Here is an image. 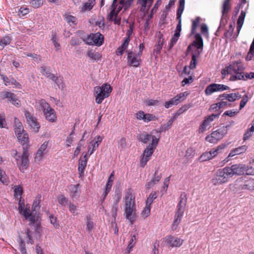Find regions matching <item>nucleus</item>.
Here are the masks:
<instances>
[{
    "instance_id": "c756f323",
    "label": "nucleus",
    "mask_w": 254,
    "mask_h": 254,
    "mask_svg": "<svg viewBox=\"0 0 254 254\" xmlns=\"http://www.w3.org/2000/svg\"><path fill=\"white\" fill-rule=\"evenodd\" d=\"M88 57L92 61H98L101 58V54L94 49H89L87 53Z\"/></svg>"
},
{
    "instance_id": "69168bd1",
    "label": "nucleus",
    "mask_w": 254,
    "mask_h": 254,
    "mask_svg": "<svg viewBox=\"0 0 254 254\" xmlns=\"http://www.w3.org/2000/svg\"><path fill=\"white\" fill-rule=\"evenodd\" d=\"M94 224L89 217H87L86 229L89 232L92 231L93 229Z\"/></svg>"
},
{
    "instance_id": "20e7f679",
    "label": "nucleus",
    "mask_w": 254,
    "mask_h": 254,
    "mask_svg": "<svg viewBox=\"0 0 254 254\" xmlns=\"http://www.w3.org/2000/svg\"><path fill=\"white\" fill-rule=\"evenodd\" d=\"M12 156L16 161V165L19 170L22 172H25L28 169L29 164L27 148L23 147L22 154H19L16 150H13Z\"/></svg>"
},
{
    "instance_id": "39448f33",
    "label": "nucleus",
    "mask_w": 254,
    "mask_h": 254,
    "mask_svg": "<svg viewBox=\"0 0 254 254\" xmlns=\"http://www.w3.org/2000/svg\"><path fill=\"white\" fill-rule=\"evenodd\" d=\"M112 91V88L109 83H104L101 86L94 88V96L96 103L100 104L104 99L108 98Z\"/></svg>"
},
{
    "instance_id": "2eb2a0df",
    "label": "nucleus",
    "mask_w": 254,
    "mask_h": 254,
    "mask_svg": "<svg viewBox=\"0 0 254 254\" xmlns=\"http://www.w3.org/2000/svg\"><path fill=\"white\" fill-rule=\"evenodd\" d=\"M0 97L1 99H7L8 101L13 105L19 107L21 106L20 101L13 93L7 91H2L0 93Z\"/></svg>"
},
{
    "instance_id": "6e6d98bb",
    "label": "nucleus",
    "mask_w": 254,
    "mask_h": 254,
    "mask_svg": "<svg viewBox=\"0 0 254 254\" xmlns=\"http://www.w3.org/2000/svg\"><path fill=\"white\" fill-rule=\"evenodd\" d=\"M222 148L220 146H218L216 148H214L210 150L209 151L211 156H212V159L216 156L221 151Z\"/></svg>"
},
{
    "instance_id": "a211bd4d",
    "label": "nucleus",
    "mask_w": 254,
    "mask_h": 254,
    "mask_svg": "<svg viewBox=\"0 0 254 254\" xmlns=\"http://www.w3.org/2000/svg\"><path fill=\"white\" fill-rule=\"evenodd\" d=\"M68 193L70 197L72 199H77L81 194L79 184H72L68 187Z\"/></svg>"
},
{
    "instance_id": "c9c22d12",
    "label": "nucleus",
    "mask_w": 254,
    "mask_h": 254,
    "mask_svg": "<svg viewBox=\"0 0 254 254\" xmlns=\"http://www.w3.org/2000/svg\"><path fill=\"white\" fill-rule=\"evenodd\" d=\"M241 97L239 93H223V100H226L230 102H233L236 99H240Z\"/></svg>"
},
{
    "instance_id": "774afa93",
    "label": "nucleus",
    "mask_w": 254,
    "mask_h": 254,
    "mask_svg": "<svg viewBox=\"0 0 254 254\" xmlns=\"http://www.w3.org/2000/svg\"><path fill=\"white\" fill-rule=\"evenodd\" d=\"M245 174L247 175H254V168H253V167H249L245 165Z\"/></svg>"
},
{
    "instance_id": "9d476101",
    "label": "nucleus",
    "mask_w": 254,
    "mask_h": 254,
    "mask_svg": "<svg viewBox=\"0 0 254 254\" xmlns=\"http://www.w3.org/2000/svg\"><path fill=\"white\" fill-rule=\"evenodd\" d=\"M221 112V111H220L218 114H212L210 116L206 117L199 127V133H202L206 130L209 129L211 127V123L214 119L219 116Z\"/></svg>"
},
{
    "instance_id": "49530a36",
    "label": "nucleus",
    "mask_w": 254,
    "mask_h": 254,
    "mask_svg": "<svg viewBox=\"0 0 254 254\" xmlns=\"http://www.w3.org/2000/svg\"><path fill=\"white\" fill-rule=\"evenodd\" d=\"M212 159V156L209 152H205L199 157V160L201 162H204Z\"/></svg>"
},
{
    "instance_id": "13d9d810",
    "label": "nucleus",
    "mask_w": 254,
    "mask_h": 254,
    "mask_svg": "<svg viewBox=\"0 0 254 254\" xmlns=\"http://www.w3.org/2000/svg\"><path fill=\"white\" fill-rule=\"evenodd\" d=\"M69 211L72 214H76L77 211V206L71 202L70 201L67 204Z\"/></svg>"
},
{
    "instance_id": "1a4fd4ad",
    "label": "nucleus",
    "mask_w": 254,
    "mask_h": 254,
    "mask_svg": "<svg viewBox=\"0 0 254 254\" xmlns=\"http://www.w3.org/2000/svg\"><path fill=\"white\" fill-rule=\"evenodd\" d=\"M157 145V140L156 138H153L152 144H149L144 149L143 153L140 158V166L144 167L147 162L150 159Z\"/></svg>"
},
{
    "instance_id": "5fc2aeb1",
    "label": "nucleus",
    "mask_w": 254,
    "mask_h": 254,
    "mask_svg": "<svg viewBox=\"0 0 254 254\" xmlns=\"http://www.w3.org/2000/svg\"><path fill=\"white\" fill-rule=\"evenodd\" d=\"M231 8L230 0H225L223 3V14L228 12Z\"/></svg>"
},
{
    "instance_id": "cd10ccee",
    "label": "nucleus",
    "mask_w": 254,
    "mask_h": 254,
    "mask_svg": "<svg viewBox=\"0 0 254 254\" xmlns=\"http://www.w3.org/2000/svg\"><path fill=\"white\" fill-rule=\"evenodd\" d=\"M51 106L49 104L43 99H37L35 102V107L38 110H41L43 112L46 110V109H48Z\"/></svg>"
},
{
    "instance_id": "f03ea898",
    "label": "nucleus",
    "mask_w": 254,
    "mask_h": 254,
    "mask_svg": "<svg viewBox=\"0 0 254 254\" xmlns=\"http://www.w3.org/2000/svg\"><path fill=\"white\" fill-rule=\"evenodd\" d=\"M127 0H114L111 9L107 14V19L113 21L114 24L119 25L121 23V17L119 12L123 8L125 9L126 2Z\"/></svg>"
},
{
    "instance_id": "393cba45",
    "label": "nucleus",
    "mask_w": 254,
    "mask_h": 254,
    "mask_svg": "<svg viewBox=\"0 0 254 254\" xmlns=\"http://www.w3.org/2000/svg\"><path fill=\"white\" fill-rule=\"evenodd\" d=\"M96 4L95 0H88L82 3L80 7V11L82 12H85L90 11Z\"/></svg>"
},
{
    "instance_id": "3c124183",
    "label": "nucleus",
    "mask_w": 254,
    "mask_h": 254,
    "mask_svg": "<svg viewBox=\"0 0 254 254\" xmlns=\"http://www.w3.org/2000/svg\"><path fill=\"white\" fill-rule=\"evenodd\" d=\"M0 79L3 81V83L6 86L10 85L11 84H14L15 82H16V81L13 79H11V80H10L8 79V77H7L6 76L3 75V76H0Z\"/></svg>"
},
{
    "instance_id": "f8f14e48",
    "label": "nucleus",
    "mask_w": 254,
    "mask_h": 254,
    "mask_svg": "<svg viewBox=\"0 0 254 254\" xmlns=\"http://www.w3.org/2000/svg\"><path fill=\"white\" fill-rule=\"evenodd\" d=\"M164 241L166 246L171 248L180 247L184 243V240L181 238L172 235L165 237Z\"/></svg>"
},
{
    "instance_id": "37998d69",
    "label": "nucleus",
    "mask_w": 254,
    "mask_h": 254,
    "mask_svg": "<svg viewBox=\"0 0 254 254\" xmlns=\"http://www.w3.org/2000/svg\"><path fill=\"white\" fill-rule=\"evenodd\" d=\"M64 19L68 23H72L73 24H76L77 19L75 17L68 14L65 13L64 15Z\"/></svg>"
},
{
    "instance_id": "052dcab7",
    "label": "nucleus",
    "mask_w": 254,
    "mask_h": 254,
    "mask_svg": "<svg viewBox=\"0 0 254 254\" xmlns=\"http://www.w3.org/2000/svg\"><path fill=\"white\" fill-rule=\"evenodd\" d=\"M10 42V38L9 37H5L0 41V46L5 47Z\"/></svg>"
},
{
    "instance_id": "e433bc0d",
    "label": "nucleus",
    "mask_w": 254,
    "mask_h": 254,
    "mask_svg": "<svg viewBox=\"0 0 254 254\" xmlns=\"http://www.w3.org/2000/svg\"><path fill=\"white\" fill-rule=\"evenodd\" d=\"M194 40L191 45L195 48H202L203 40L201 36L199 34H196L194 36Z\"/></svg>"
},
{
    "instance_id": "6ab92c4d",
    "label": "nucleus",
    "mask_w": 254,
    "mask_h": 254,
    "mask_svg": "<svg viewBox=\"0 0 254 254\" xmlns=\"http://www.w3.org/2000/svg\"><path fill=\"white\" fill-rule=\"evenodd\" d=\"M43 114L46 120L50 123H55L57 121V116L55 110L51 107L48 109H46L43 112Z\"/></svg>"
},
{
    "instance_id": "72a5a7b5",
    "label": "nucleus",
    "mask_w": 254,
    "mask_h": 254,
    "mask_svg": "<svg viewBox=\"0 0 254 254\" xmlns=\"http://www.w3.org/2000/svg\"><path fill=\"white\" fill-rule=\"evenodd\" d=\"M234 79H238V80H244L246 81L248 79H252L254 78V72H245L243 71L242 73V74L239 75L238 77L236 76L233 77Z\"/></svg>"
},
{
    "instance_id": "864d4df0",
    "label": "nucleus",
    "mask_w": 254,
    "mask_h": 254,
    "mask_svg": "<svg viewBox=\"0 0 254 254\" xmlns=\"http://www.w3.org/2000/svg\"><path fill=\"white\" fill-rule=\"evenodd\" d=\"M157 197V195L156 192H151L150 194L148 197L147 198L146 201V204L148 205H151V204L152 203L154 199H155Z\"/></svg>"
},
{
    "instance_id": "aec40b11",
    "label": "nucleus",
    "mask_w": 254,
    "mask_h": 254,
    "mask_svg": "<svg viewBox=\"0 0 254 254\" xmlns=\"http://www.w3.org/2000/svg\"><path fill=\"white\" fill-rule=\"evenodd\" d=\"M18 211L26 219L30 216L31 214L30 210V205L28 204H25L21 200L18 203Z\"/></svg>"
},
{
    "instance_id": "79ce46f5",
    "label": "nucleus",
    "mask_w": 254,
    "mask_h": 254,
    "mask_svg": "<svg viewBox=\"0 0 254 254\" xmlns=\"http://www.w3.org/2000/svg\"><path fill=\"white\" fill-rule=\"evenodd\" d=\"M0 181L3 184L7 185L9 180L5 172L0 168Z\"/></svg>"
},
{
    "instance_id": "dca6fc26",
    "label": "nucleus",
    "mask_w": 254,
    "mask_h": 254,
    "mask_svg": "<svg viewBox=\"0 0 254 254\" xmlns=\"http://www.w3.org/2000/svg\"><path fill=\"white\" fill-rule=\"evenodd\" d=\"M135 117L137 120L142 121L144 123H148L152 121H156L158 120L157 117L155 115L149 113H145L142 111H139L135 114Z\"/></svg>"
},
{
    "instance_id": "f257e3e1",
    "label": "nucleus",
    "mask_w": 254,
    "mask_h": 254,
    "mask_svg": "<svg viewBox=\"0 0 254 254\" xmlns=\"http://www.w3.org/2000/svg\"><path fill=\"white\" fill-rule=\"evenodd\" d=\"M125 203V215L130 222L135 218V195L133 191L128 189L124 198Z\"/></svg>"
},
{
    "instance_id": "bb28decb",
    "label": "nucleus",
    "mask_w": 254,
    "mask_h": 254,
    "mask_svg": "<svg viewBox=\"0 0 254 254\" xmlns=\"http://www.w3.org/2000/svg\"><path fill=\"white\" fill-rule=\"evenodd\" d=\"M103 140V137L98 135L94 138V139L90 142L89 146L92 147L90 154H92L94 151L98 147L100 144Z\"/></svg>"
},
{
    "instance_id": "ddd939ff",
    "label": "nucleus",
    "mask_w": 254,
    "mask_h": 254,
    "mask_svg": "<svg viewBox=\"0 0 254 254\" xmlns=\"http://www.w3.org/2000/svg\"><path fill=\"white\" fill-rule=\"evenodd\" d=\"M103 36L99 33L92 34L88 36L85 42L89 45L100 46L103 42Z\"/></svg>"
},
{
    "instance_id": "0e129e2a",
    "label": "nucleus",
    "mask_w": 254,
    "mask_h": 254,
    "mask_svg": "<svg viewBox=\"0 0 254 254\" xmlns=\"http://www.w3.org/2000/svg\"><path fill=\"white\" fill-rule=\"evenodd\" d=\"M48 78L53 80L56 84L59 85V82L61 81V79L52 73H50L48 76Z\"/></svg>"
},
{
    "instance_id": "4c0bfd02",
    "label": "nucleus",
    "mask_w": 254,
    "mask_h": 254,
    "mask_svg": "<svg viewBox=\"0 0 254 254\" xmlns=\"http://www.w3.org/2000/svg\"><path fill=\"white\" fill-rule=\"evenodd\" d=\"M161 177L156 175V174L154 176L153 178L148 182H147L145 185V188L146 190H149L154 185L156 184L160 180Z\"/></svg>"
},
{
    "instance_id": "7ed1b4c3",
    "label": "nucleus",
    "mask_w": 254,
    "mask_h": 254,
    "mask_svg": "<svg viewBox=\"0 0 254 254\" xmlns=\"http://www.w3.org/2000/svg\"><path fill=\"white\" fill-rule=\"evenodd\" d=\"M245 69V67L241 61L233 62L229 65L226 66L223 69V75L229 74H231V76L229 78V80H238V79H234L233 77L235 76L238 77L239 75H241Z\"/></svg>"
},
{
    "instance_id": "7c9ffc66",
    "label": "nucleus",
    "mask_w": 254,
    "mask_h": 254,
    "mask_svg": "<svg viewBox=\"0 0 254 254\" xmlns=\"http://www.w3.org/2000/svg\"><path fill=\"white\" fill-rule=\"evenodd\" d=\"M189 92H184L180 93L172 98L173 102L175 105L183 101L188 96Z\"/></svg>"
},
{
    "instance_id": "c85d7f7f",
    "label": "nucleus",
    "mask_w": 254,
    "mask_h": 254,
    "mask_svg": "<svg viewBox=\"0 0 254 254\" xmlns=\"http://www.w3.org/2000/svg\"><path fill=\"white\" fill-rule=\"evenodd\" d=\"M138 234L137 232L134 233L130 236V240L128 242V246L127 248V254H129L136 244Z\"/></svg>"
},
{
    "instance_id": "b1692460",
    "label": "nucleus",
    "mask_w": 254,
    "mask_h": 254,
    "mask_svg": "<svg viewBox=\"0 0 254 254\" xmlns=\"http://www.w3.org/2000/svg\"><path fill=\"white\" fill-rule=\"evenodd\" d=\"M181 25L180 20L178 22L177 24L176 29L175 31V33L173 35L172 38H171L170 41V46L173 47L175 45V44L178 41L180 36V32L181 31Z\"/></svg>"
},
{
    "instance_id": "603ef678",
    "label": "nucleus",
    "mask_w": 254,
    "mask_h": 254,
    "mask_svg": "<svg viewBox=\"0 0 254 254\" xmlns=\"http://www.w3.org/2000/svg\"><path fill=\"white\" fill-rule=\"evenodd\" d=\"M234 175V172H233V165L231 167H225L223 169V176L232 177Z\"/></svg>"
},
{
    "instance_id": "423d86ee",
    "label": "nucleus",
    "mask_w": 254,
    "mask_h": 254,
    "mask_svg": "<svg viewBox=\"0 0 254 254\" xmlns=\"http://www.w3.org/2000/svg\"><path fill=\"white\" fill-rule=\"evenodd\" d=\"M14 133L18 141L23 145H25L26 148L31 145L28 133L24 129L23 127L20 122H15Z\"/></svg>"
},
{
    "instance_id": "e2e57ef3",
    "label": "nucleus",
    "mask_w": 254,
    "mask_h": 254,
    "mask_svg": "<svg viewBox=\"0 0 254 254\" xmlns=\"http://www.w3.org/2000/svg\"><path fill=\"white\" fill-rule=\"evenodd\" d=\"M48 78L53 80L56 84L59 85V82L61 81V79L52 73H50L48 76Z\"/></svg>"
},
{
    "instance_id": "f704fd0d",
    "label": "nucleus",
    "mask_w": 254,
    "mask_h": 254,
    "mask_svg": "<svg viewBox=\"0 0 254 254\" xmlns=\"http://www.w3.org/2000/svg\"><path fill=\"white\" fill-rule=\"evenodd\" d=\"M233 169L234 175H243L245 174V165L240 164L233 165Z\"/></svg>"
},
{
    "instance_id": "6e6552de",
    "label": "nucleus",
    "mask_w": 254,
    "mask_h": 254,
    "mask_svg": "<svg viewBox=\"0 0 254 254\" xmlns=\"http://www.w3.org/2000/svg\"><path fill=\"white\" fill-rule=\"evenodd\" d=\"M127 52L128 64L133 67L138 66L141 62L140 56L142 53V49H130Z\"/></svg>"
},
{
    "instance_id": "0eeeda50",
    "label": "nucleus",
    "mask_w": 254,
    "mask_h": 254,
    "mask_svg": "<svg viewBox=\"0 0 254 254\" xmlns=\"http://www.w3.org/2000/svg\"><path fill=\"white\" fill-rule=\"evenodd\" d=\"M187 203V198L185 196H181L180 201L177 206V211L175 214L174 220L172 224L171 228L173 230H175L180 224L182 217L184 215Z\"/></svg>"
},
{
    "instance_id": "58836bf2",
    "label": "nucleus",
    "mask_w": 254,
    "mask_h": 254,
    "mask_svg": "<svg viewBox=\"0 0 254 254\" xmlns=\"http://www.w3.org/2000/svg\"><path fill=\"white\" fill-rule=\"evenodd\" d=\"M242 190H254V179H250L242 186Z\"/></svg>"
},
{
    "instance_id": "5701e85b",
    "label": "nucleus",
    "mask_w": 254,
    "mask_h": 254,
    "mask_svg": "<svg viewBox=\"0 0 254 254\" xmlns=\"http://www.w3.org/2000/svg\"><path fill=\"white\" fill-rule=\"evenodd\" d=\"M88 159V156L87 154H85L83 157H81L79 160L78 170L80 177L83 175L84 171L87 165Z\"/></svg>"
},
{
    "instance_id": "09e8293b",
    "label": "nucleus",
    "mask_w": 254,
    "mask_h": 254,
    "mask_svg": "<svg viewBox=\"0 0 254 254\" xmlns=\"http://www.w3.org/2000/svg\"><path fill=\"white\" fill-rule=\"evenodd\" d=\"M44 3V0H31L30 4L31 6L35 8L41 6Z\"/></svg>"
},
{
    "instance_id": "4d7b16f0",
    "label": "nucleus",
    "mask_w": 254,
    "mask_h": 254,
    "mask_svg": "<svg viewBox=\"0 0 254 254\" xmlns=\"http://www.w3.org/2000/svg\"><path fill=\"white\" fill-rule=\"evenodd\" d=\"M222 177L220 174L215 175L212 179L213 184L215 185L221 184L222 181Z\"/></svg>"
},
{
    "instance_id": "bf43d9fd",
    "label": "nucleus",
    "mask_w": 254,
    "mask_h": 254,
    "mask_svg": "<svg viewBox=\"0 0 254 254\" xmlns=\"http://www.w3.org/2000/svg\"><path fill=\"white\" fill-rule=\"evenodd\" d=\"M29 12V9L28 7H21L18 10V15L20 16H23Z\"/></svg>"
},
{
    "instance_id": "338daca9",
    "label": "nucleus",
    "mask_w": 254,
    "mask_h": 254,
    "mask_svg": "<svg viewBox=\"0 0 254 254\" xmlns=\"http://www.w3.org/2000/svg\"><path fill=\"white\" fill-rule=\"evenodd\" d=\"M200 18L199 17L196 18L195 20H194L192 22V25L191 28V32L192 33H194L195 31V30L200 22Z\"/></svg>"
},
{
    "instance_id": "a18cd8bd",
    "label": "nucleus",
    "mask_w": 254,
    "mask_h": 254,
    "mask_svg": "<svg viewBox=\"0 0 254 254\" xmlns=\"http://www.w3.org/2000/svg\"><path fill=\"white\" fill-rule=\"evenodd\" d=\"M174 121V119H170L166 124L162 125L160 128V131H165L170 129L172 126Z\"/></svg>"
},
{
    "instance_id": "de8ad7c7",
    "label": "nucleus",
    "mask_w": 254,
    "mask_h": 254,
    "mask_svg": "<svg viewBox=\"0 0 254 254\" xmlns=\"http://www.w3.org/2000/svg\"><path fill=\"white\" fill-rule=\"evenodd\" d=\"M14 195L17 198H20L23 192L22 188L20 186H15L13 187Z\"/></svg>"
},
{
    "instance_id": "9b49d317",
    "label": "nucleus",
    "mask_w": 254,
    "mask_h": 254,
    "mask_svg": "<svg viewBox=\"0 0 254 254\" xmlns=\"http://www.w3.org/2000/svg\"><path fill=\"white\" fill-rule=\"evenodd\" d=\"M25 116L28 126L31 131L34 133H37L40 128V125L37 119L27 111L25 112Z\"/></svg>"
},
{
    "instance_id": "4468645a",
    "label": "nucleus",
    "mask_w": 254,
    "mask_h": 254,
    "mask_svg": "<svg viewBox=\"0 0 254 254\" xmlns=\"http://www.w3.org/2000/svg\"><path fill=\"white\" fill-rule=\"evenodd\" d=\"M160 137V132L156 129L153 130L149 134L143 133L141 134L139 136V139L143 143H146L151 141L150 144H152L153 138H156L157 140V144L158 143Z\"/></svg>"
},
{
    "instance_id": "a19ab883",
    "label": "nucleus",
    "mask_w": 254,
    "mask_h": 254,
    "mask_svg": "<svg viewBox=\"0 0 254 254\" xmlns=\"http://www.w3.org/2000/svg\"><path fill=\"white\" fill-rule=\"evenodd\" d=\"M245 16L246 12L244 11H242L237 21V29L238 31L240 30L243 26Z\"/></svg>"
},
{
    "instance_id": "c03bdc74",
    "label": "nucleus",
    "mask_w": 254,
    "mask_h": 254,
    "mask_svg": "<svg viewBox=\"0 0 254 254\" xmlns=\"http://www.w3.org/2000/svg\"><path fill=\"white\" fill-rule=\"evenodd\" d=\"M151 206L146 204L145 206L143 208L141 215L143 218H147L150 214Z\"/></svg>"
},
{
    "instance_id": "412c9836",
    "label": "nucleus",
    "mask_w": 254,
    "mask_h": 254,
    "mask_svg": "<svg viewBox=\"0 0 254 254\" xmlns=\"http://www.w3.org/2000/svg\"><path fill=\"white\" fill-rule=\"evenodd\" d=\"M49 144L48 141H45L43 142L39 149H38L35 157V161L36 162H41L43 158L44 154L48 147Z\"/></svg>"
},
{
    "instance_id": "8fccbe9b",
    "label": "nucleus",
    "mask_w": 254,
    "mask_h": 254,
    "mask_svg": "<svg viewBox=\"0 0 254 254\" xmlns=\"http://www.w3.org/2000/svg\"><path fill=\"white\" fill-rule=\"evenodd\" d=\"M58 202L62 205L64 206L69 202L68 199L64 195H59L57 197Z\"/></svg>"
},
{
    "instance_id": "f3484780",
    "label": "nucleus",
    "mask_w": 254,
    "mask_h": 254,
    "mask_svg": "<svg viewBox=\"0 0 254 254\" xmlns=\"http://www.w3.org/2000/svg\"><path fill=\"white\" fill-rule=\"evenodd\" d=\"M222 137V130L221 128L213 131L205 137V140L211 143H216Z\"/></svg>"
},
{
    "instance_id": "2f4dec72",
    "label": "nucleus",
    "mask_w": 254,
    "mask_h": 254,
    "mask_svg": "<svg viewBox=\"0 0 254 254\" xmlns=\"http://www.w3.org/2000/svg\"><path fill=\"white\" fill-rule=\"evenodd\" d=\"M248 147L246 145H243L232 150L229 153L228 158L232 157L236 155L240 154L246 152Z\"/></svg>"
},
{
    "instance_id": "a878e982",
    "label": "nucleus",
    "mask_w": 254,
    "mask_h": 254,
    "mask_svg": "<svg viewBox=\"0 0 254 254\" xmlns=\"http://www.w3.org/2000/svg\"><path fill=\"white\" fill-rule=\"evenodd\" d=\"M114 179H115L114 174V173H112L110 175V176L108 180V181H107V183L106 184V187H105V190L103 194L104 199L105 198V197H106V196L107 195L108 193L111 190V188H112L113 184Z\"/></svg>"
},
{
    "instance_id": "680f3d73",
    "label": "nucleus",
    "mask_w": 254,
    "mask_h": 254,
    "mask_svg": "<svg viewBox=\"0 0 254 254\" xmlns=\"http://www.w3.org/2000/svg\"><path fill=\"white\" fill-rule=\"evenodd\" d=\"M254 132V130H252L251 128H250L248 129L244 135V137H243L244 141L247 140L251 136H252Z\"/></svg>"
},
{
    "instance_id": "4be33fe9",
    "label": "nucleus",
    "mask_w": 254,
    "mask_h": 254,
    "mask_svg": "<svg viewBox=\"0 0 254 254\" xmlns=\"http://www.w3.org/2000/svg\"><path fill=\"white\" fill-rule=\"evenodd\" d=\"M222 90V85L219 84H211L208 85L205 90L206 95H210L212 93Z\"/></svg>"
},
{
    "instance_id": "ea45409f",
    "label": "nucleus",
    "mask_w": 254,
    "mask_h": 254,
    "mask_svg": "<svg viewBox=\"0 0 254 254\" xmlns=\"http://www.w3.org/2000/svg\"><path fill=\"white\" fill-rule=\"evenodd\" d=\"M41 201V195H38L35 197L34 200H33L32 209V210L36 211L37 210L40 208V203Z\"/></svg>"
},
{
    "instance_id": "473e14b6",
    "label": "nucleus",
    "mask_w": 254,
    "mask_h": 254,
    "mask_svg": "<svg viewBox=\"0 0 254 254\" xmlns=\"http://www.w3.org/2000/svg\"><path fill=\"white\" fill-rule=\"evenodd\" d=\"M153 0H138V3L141 5V10L147 11L151 5Z\"/></svg>"
}]
</instances>
